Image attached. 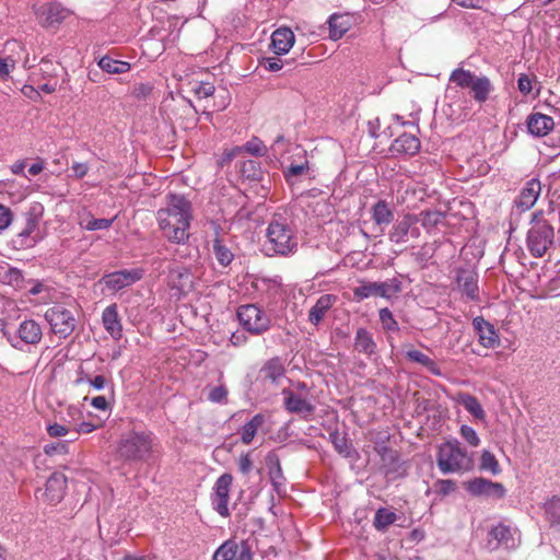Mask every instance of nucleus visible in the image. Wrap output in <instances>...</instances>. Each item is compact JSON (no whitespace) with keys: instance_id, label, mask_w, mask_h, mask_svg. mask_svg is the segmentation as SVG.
Listing matches in <instances>:
<instances>
[{"instance_id":"obj_1","label":"nucleus","mask_w":560,"mask_h":560,"mask_svg":"<svg viewBox=\"0 0 560 560\" xmlns=\"http://www.w3.org/2000/svg\"><path fill=\"white\" fill-rule=\"evenodd\" d=\"M166 199V208L160 209L156 214L159 226L170 242L185 244L189 240L191 202L178 194H168Z\"/></svg>"},{"instance_id":"obj_2","label":"nucleus","mask_w":560,"mask_h":560,"mask_svg":"<svg viewBox=\"0 0 560 560\" xmlns=\"http://www.w3.org/2000/svg\"><path fill=\"white\" fill-rule=\"evenodd\" d=\"M267 249L271 255L288 256L298 248V241L288 218L283 214L275 213L268 224Z\"/></svg>"},{"instance_id":"obj_3","label":"nucleus","mask_w":560,"mask_h":560,"mask_svg":"<svg viewBox=\"0 0 560 560\" xmlns=\"http://www.w3.org/2000/svg\"><path fill=\"white\" fill-rule=\"evenodd\" d=\"M436 465L444 475L463 474L474 468V459L456 439L438 446Z\"/></svg>"},{"instance_id":"obj_4","label":"nucleus","mask_w":560,"mask_h":560,"mask_svg":"<svg viewBox=\"0 0 560 560\" xmlns=\"http://www.w3.org/2000/svg\"><path fill=\"white\" fill-rule=\"evenodd\" d=\"M153 448V434L147 431H131L121 436L117 456L126 462H145Z\"/></svg>"},{"instance_id":"obj_5","label":"nucleus","mask_w":560,"mask_h":560,"mask_svg":"<svg viewBox=\"0 0 560 560\" xmlns=\"http://www.w3.org/2000/svg\"><path fill=\"white\" fill-rule=\"evenodd\" d=\"M448 82L460 89H469L475 102L482 104L489 98L494 86L486 75H476L470 70L462 67L454 69L448 78Z\"/></svg>"},{"instance_id":"obj_6","label":"nucleus","mask_w":560,"mask_h":560,"mask_svg":"<svg viewBox=\"0 0 560 560\" xmlns=\"http://www.w3.org/2000/svg\"><path fill=\"white\" fill-rule=\"evenodd\" d=\"M236 316L243 329L253 336H261L271 327L270 316L256 304L238 306Z\"/></svg>"},{"instance_id":"obj_7","label":"nucleus","mask_w":560,"mask_h":560,"mask_svg":"<svg viewBox=\"0 0 560 560\" xmlns=\"http://www.w3.org/2000/svg\"><path fill=\"white\" fill-rule=\"evenodd\" d=\"M555 240V229L546 220L537 221L527 232L526 245L535 258L542 257Z\"/></svg>"},{"instance_id":"obj_8","label":"nucleus","mask_w":560,"mask_h":560,"mask_svg":"<svg viewBox=\"0 0 560 560\" xmlns=\"http://www.w3.org/2000/svg\"><path fill=\"white\" fill-rule=\"evenodd\" d=\"M45 319L50 326V330L60 339L68 338L77 327V318L73 313L62 304H55L46 310Z\"/></svg>"},{"instance_id":"obj_9","label":"nucleus","mask_w":560,"mask_h":560,"mask_svg":"<svg viewBox=\"0 0 560 560\" xmlns=\"http://www.w3.org/2000/svg\"><path fill=\"white\" fill-rule=\"evenodd\" d=\"M3 337L9 343L18 350H22V343L28 346H37L43 339V330L40 325L34 319H25L20 323L16 335L3 330Z\"/></svg>"},{"instance_id":"obj_10","label":"nucleus","mask_w":560,"mask_h":560,"mask_svg":"<svg viewBox=\"0 0 560 560\" xmlns=\"http://www.w3.org/2000/svg\"><path fill=\"white\" fill-rule=\"evenodd\" d=\"M374 450L381 457L382 469L388 479L395 480L407 476L406 464L396 450L385 443L376 444Z\"/></svg>"},{"instance_id":"obj_11","label":"nucleus","mask_w":560,"mask_h":560,"mask_svg":"<svg viewBox=\"0 0 560 560\" xmlns=\"http://www.w3.org/2000/svg\"><path fill=\"white\" fill-rule=\"evenodd\" d=\"M421 235L416 213L407 212L399 217L388 232V240L394 244H405L409 237L418 238Z\"/></svg>"},{"instance_id":"obj_12","label":"nucleus","mask_w":560,"mask_h":560,"mask_svg":"<svg viewBox=\"0 0 560 560\" xmlns=\"http://www.w3.org/2000/svg\"><path fill=\"white\" fill-rule=\"evenodd\" d=\"M401 291V282L397 278L384 282H362L353 289V295L358 301L365 300L372 295L390 299Z\"/></svg>"},{"instance_id":"obj_13","label":"nucleus","mask_w":560,"mask_h":560,"mask_svg":"<svg viewBox=\"0 0 560 560\" xmlns=\"http://www.w3.org/2000/svg\"><path fill=\"white\" fill-rule=\"evenodd\" d=\"M24 215V226L12 240L14 247L18 249L34 247L39 241V236L35 232L38 230L40 213L37 212L36 207H33Z\"/></svg>"},{"instance_id":"obj_14","label":"nucleus","mask_w":560,"mask_h":560,"mask_svg":"<svg viewBox=\"0 0 560 560\" xmlns=\"http://www.w3.org/2000/svg\"><path fill=\"white\" fill-rule=\"evenodd\" d=\"M466 491L474 497L502 499L506 490L501 482H494L483 477H476L464 483Z\"/></svg>"},{"instance_id":"obj_15","label":"nucleus","mask_w":560,"mask_h":560,"mask_svg":"<svg viewBox=\"0 0 560 560\" xmlns=\"http://www.w3.org/2000/svg\"><path fill=\"white\" fill-rule=\"evenodd\" d=\"M233 481V476L231 474L221 475L213 487L214 493L212 495V506L213 510L221 516L228 517L230 515V511L228 508L229 503V493L230 487Z\"/></svg>"},{"instance_id":"obj_16","label":"nucleus","mask_w":560,"mask_h":560,"mask_svg":"<svg viewBox=\"0 0 560 560\" xmlns=\"http://www.w3.org/2000/svg\"><path fill=\"white\" fill-rule=\"evenodd\" d=\"M142 276L141 269H124L104 275L100 282L104 283L108 290L117 292L139 281Z\"/></svg>"},{"instance_id":"obj_17","label":"nucleus","mask_w":560,"mask_h":560,"mask_svg":"<svg viewBox=\"0 0 560 560\" xmlns=\"http://www.w3.org/2000/svg\"><path fill=\"white\" fill-rule=\"evenodd\" d=\"M281 395L283 396V408L289 413L307 419L315 411V406L310 400L289 388H283Z\"/></svg>"},{"instance_id":"obj_18","label":"nucleus","mask_w":560,"mask_h":560,"mask_svg":"<svg viewBox=\"0 0 560 560\" xmlns=\"http://www.w3.org/2000/svg\"><path fill=\"white\" fill-rule=\"evenodd\" d=\"M456 287L469 301H479L478 275L474 270L457 269Z\"/></svg>"},{"instance_id":"obj_19","label":"nucleus","mask_w":560,"mask_h":560,"mask_svg":"<svg viewBox=\"0 0 560 560\" xmlns=\"http://www.w3.org/2000/svg\"><path fill=\"white\" fill-rule=\"evenodd\" d=\"M70 14V11L58 2H50L43 4L37 11L36 15L42 24L46 27L60 24Z\"/></svg>"},{"instance_id":"obj_20","label":"nucleus","mask_w":560,"mask_h":560,"mask_svg":"<svg viewBox=\"0 0 560 560\" xmlns=\"http://www.w3.org/2000/svg\"><path fill=\"white\" fill-rule=\"evenodd\" d=\"M472 327L482 347L492 349L500 345V338L494 326L482 316H477L472 319Z\"/></svg>"},{"instance_id":"obj_21","label":"nucleus","mask_w":560,"mask_h":560,"mask_svg":"<svg viewBox=\"0 0 560 560\" xmlns=\"http://www.w3.org/2000/svg\"><path fill=\"white\" fill-rule=\"evenodd\" d=\"M67 478L61 472H54L47 479L43 495L50 504L59 503L66 493Z\"/></svg>"},{"instance_id":"obj_22","label":"nucleus","mask_w":560,"mask_h":560,"mask_svg":"<svg viewBox=\"0 0 560 560\" xmlns=\"http://www.w3.org/2000/svg\"><path fill=\"white\" fill-rule=\"evenodd\" d=\"M541 186L537 178L526 182L515 200V206L522 211L529 210L537 201L540 195Z\"/></svg>"},{"instance_id":"obj_23","label":"nucleus","mask_w":560,"mask_h":560,"mask_svg":"<svg viewBox=\"0 0 560 560\" xmlns=\"http://www.w3.org/2000/svg\"><path fill=\"white\" fill-rule=\"evenodd\" d=\"M421 148V142L416 135L404 132L398 136L389 147V151L396 154L416 155Z\"/></svg>"},{"instance_id":"obj_24","label":"nucleus","mask_w":560,"mask_h":560,"mask_svg":"<svg viewBox=\"0 0 560 560\" xmlns=\"http://www.w3.org/2000/svg\"><path fill=\"white\" fill-rule=\"evenodd\" d=\"M526 126L532 136L540 138L547 136L553 129L555 121L548 115L533 113L527 117Z\"/></svg>"},{"instance_id":"obj_25","label":"nucleus","mask_w":560,"mask_h":560,"mask_svg":"<svg viewBox=\"0 0 560 560\" xmlns=\"http://www.w3.org/2000/svg\"><path fill=\"white\" fill-rule=\"evenodd\" d=\"M102 322L105 330L112 336V338L119 340L122 337V326L116 303L105 307L102 314Z\"/></svg>"},{"instance_id":"obj_26","label":"nucleus","mask_w":560,"mask_h":560,"mask_svg":"<svg viewBox=\"0 0 560 560\" xmlns=\"http://www.w3.org/2000/svg\"><path fill=\"white\" fill-rule=\"evenodd\" d=\"M337 300L338 296L335 294L320 295L308 311V322L314 326H318Z\"/></svg>"},{"instance_id":"obj_27","label":"nucleus","mask_w":560,"mask_h":560,"mask_svg":"<svg viewBox=\"0 0 560 560\" xmlns=\"http://www.w3.org/2000/svg\"><path fill=\"white\" fill-rule=\"evenodd\" d=\"M266 465L268 468V475L271 485L277 493L281 492V488L284 483V475L281 468L280 457L275 451H270L266 455Z\"/></svg>"},{"instance_id":"obj_28","label":"nucleus","mask_w":560,"mask_h":560,"mask_svg":"<svg viewBox=\"0 0 560 560\" xmlns=\"http://www.w3.org/2000/svg\"><path fill=\"white\" fill-rule=\"evenodd\" d=\"M515 534L516 529H512L509 525L503 523L493 526L489 532V536L497 540L494 548L499 546H504L508 549L515 548L517 546Z\"/></svg>"},{"instance_id":"obj_29","label":"nucleus","mask_w":560,"mask_h":560,"mask_svg":"<svg viewBox=\"0 0 560 560\" xmlns=\"http://www.w3.org/2000/svg\"><path fill=\"white\" fill-rule=\"evenodd\" d=\"M295 40L293 32L289 27H280L271 35V47L276 55L287 54Z\"/></svg>"},{"instance_id":"obj_30","label":"nucleus","mask_w":560,"mask_h":560,"mask_svg":"<svg viewBox=\"0 0 560 560\" xmlns=\"http://www.w3.org/2000/svg\"><path fill=\"white\" fill-rule=\"evenodd\" d=\"M285 368L283 360L280 357H272L267 360L259 370L260 376L265 381H269L272 384L278 383V381L284 376Z\"/></svg>"},{"instance_id":"obj_31","label":"nucleus","mask_w":560,"mask_h":560,"mask_svg":"<svg viewBox=\"0 0 560 560\" xmlns=\"http://www.w3.org/2000/svg\"><path fill=\"white\" fill-rule=\"evenodd\" d=\"M329 38L340 39L351 28V18L348 14L334 13L328 21Z\"/></svg>"},{"instance_id":"obj_32","label":"nucleus","mask_w":560,"mask_h":560,"mask_svg":"<svg viewBox=\"0 0 560 560\" xmlns=\"http://www.w3.org/2000/svg\"><path fill=\"white\" fill-rule=\"evenodd\" d=\"M373 222L378 226H387L394 223V210L386 200L376 201L371 208Z\"/></svg>"},{"instance_id":"obj_33","label":"nucleus","mask_w":560,"mask_h":560,"mask_svg":"<svg viewBox=\"0 0 560 560\" xmlns=\"http://www.w3.org/2000/svg\"><path fill=\"white\" fill-rule=\"evenodd\" d=\"M212 253L219 265L223 268L229 267L235 258L232 248L228 246L222 237H220L219 232H217V235L212 241Z\"/></svg>"},{"instance_id":"obj_34","label":"nucleus","mask_w":560,"mask_h":560,"mask_svg":"<svg viewBox=\"0 0 560 560\" xmlns=\"http://www.w3.org/2000/svg\"><path fill=\"white\" fill-rule=\"evenodd\" d=\"M354 348L368 357L376 354L377 351L372 334L364 327H360L355 331Z\"/></svg>"},{"instance_id":"obj_35","label":"nucleus","mask_w":560,"mask_h":560,"mask_svg":"<svg viewBox=\"0 0 560 560\" xmlns=\"http://www.w3.org/2000/svg\"><path fill=\"white\" fill-rule=\"evenodd\" d=\"M416 218L418 219V224L420 223L430 233L445 221L446 214L439 210H422L416 214Z\"/></svg>"},{"instance_id":"obj_36","label":"nucleus","mask_w":560,"mask_h":560,"mask_svg":"<svg viewBox=\"0 0 560 560\" xmlns=\"http://www.w3.org/2000/svg\"><path fill=\"white\" fill-rule=\"evenodd\" d=\"M81 383H89L96 390H102L108 387L109 397L112 401H114V385L104 375H96L95 377H91L81 369L80 376L75 380V384L79 385Z\"/></svg>"},{"instance_id":"obj_37","label":"nucleus","mask_w":560,"mask_h":560,"mask_svg":"<svg viewBox=\"0 0 560 560\" xmlns=\"http://www.w3.org/2000/svg\"><path fill=\"white\" fill-rule=\"evenodd\" d=\"M542 509L550 527L560 530V497L552 495L544 503Z\"/></svg>"},{"instance_id":"obj_38","label":"nucleus","mask_w":560,"mask_h":560,"mask_svg":"<svg viewBox=\"0 0 560 560\" xmlns=\"http://www.w3.org/2000/svg\"><path fill=\"white\" fill-rule=\"evenodd\" d=\"M265 423V416L261 413L255 415L248 422H246L241 430V441L243 444H250L254 440L257 430Z\"/></svg>"},{"instance_id":"obj_39","label":"nucleus","mask_w":560,"mask_h":560,"mask_svg":"<svg viewBox=\"0 0 560 560\" xmlns=\"http://www.w3.org/2000/svg\"><path fill=\"white\" fill-rule=\"evenodd\" d=\"M168 278L174 288L184 290L192 284V275L186 267H176L170 270Z\"/></svg>"},{"instance_id":"obj_40","label":"nucleus","mask_w":560,"mask_h":560,"mask_svg":"<svg viewBox=\"0 0 560 560\" xmlns=\"http://www.w3.org/2000/svg\"><path fill=\"white\" fill-rule=\"evenodd\" d=\"M98 67L107 72V73H110V74H121V73H126L130 70L131 66L129 62L127 61H121V60H117V59H114L109 56H103L100 60H98Z\"/></svg>"},{"instance_id":"obj_41","label":"nucleus","mask_w":560,"mask_h":560,"mask_svg":"<svg viewBox=\"0 0 560 560\" xmlns=\"http://www.w3.org/2000/svg\"><path fill=\"white\" fill-rule=\"evenodd\" d=\"M406 359L411 362L421 364L433 375H438V376L441 375V370H440V366L438 365V363L419 350L407 351Z\"/></svg>"},{"instance_id":"obj_42","label":"nucleus","mask_w":560,"mask_h":560,"mask_svg":"<svg viewBox=\"0 0 560 560\" xmlns=\"http://www.w3.org/2000/svg\"><path fill=\"white\" fill-rule=\"evenodd\" d=\"M329 440L332 443L335 450L346 458L352 457L354 448L348 441L346 434H341L337 429L330 432Z\"/></svg>"},{"instance_id":"obj_43","label":"nucleus","mask_w":560,"mask_h":560,"mask_svg":"<svg viewBox=\"0 0 560 560\" xmlns=\"http://www.w3.org/2000/svg\"><path fill=\"white\" fill-rule=\"evenodd\" d=\"M3 283L14 288L15 290H24L27 287L23 271L16 267H9L2 276Z\"/></svg>"},{"instance_id":"obj_44","label":"nucleus","mask_w":560,"mask_h":560,"mask_svg":"<svg viewBox=\"0 0 560 560\" xmlns=\"http://www.w3.org/2000/svg\"><path fill=\"white\" fill-rule=\"evenodd\" d=\"M397 514L387 508H380L374 515L373 525L378 532H386L397 521Z\"/></svg>"},{"instance_id":"obj_45","label":"nucleus","mask_w":560,"mask_h":560,"mask_svg":"<svg viewBox=\"0 0 560 560\" xmlns=\"http://www.w3.org/2000/svg\"><path fill=\"white\" fill-rule=\"evenodd\" d=\"M238 545L233 539H228L221 544L212 556V560H233L238 552Z\"/></svg>"},{"instance_id":"obj_46","label":"nucleus","mask_w":560,"mask_h":560,"mask_svg":"<svg viewBox=\"0 0 560 560\" xmlns=\"http://www.w3.org/2000/svg\"><path fill=\"white\" fill-rule=\"evenodd\" d=\"M241 174L243 177L253 182L261 180L264 175L260 163L252 159L246 160L242 163Z\"/></svg>"},{"instance_id":"obj_47","label":"nucleus","mask_w":560,"mask_h":560,"mask_svg":"<svg viewBox=\"0 0 560 560\" xmlns=\"http://www.w3.org/2000/svg\"><path fill=\"white\" fill-rule=\"evenodd\" d=\"M460 402L464 406V408L476 419L483 420L486 418V412L481 404L475 396L470 394H464L460 397Z\"/></svg>"},{"instance_id":"obj_48","label":"nucleus","mask_w":560,"mask_h":560,"mask_svg":"<svg viewBox=\"0 0 560 560\" xmlns=\"http://www.w3.org/2000/svg\"><path fill=\"white\" fill-rule=\"evenodd\" d=\"M480 469L490 471L493 476L501 472L499 462L495 456L488 450H483L480 457Z\"/></svg>"},{"instance_id":"obj_49","label":"nucleus","mask_w":560,"mask_h":560,"mask_svg":"<svg viewBox=\"0 0 560 560\" xmlns=\"http://www.w3.org/2000/svg\"><path fill=\"white\" fill-rule=\"evenodd\" d=\"M380 322L382 324V327L386 331H398L399 325L397 320L394 318L393 313L387 308H381L378 312Z\"/></svg>"},{"instance_id":"obj_50","label":"nucleus","mask_w":560,"mask_h":560,"mask_svg":"<svg viewBox=\"0 0 560 560\" xmlns=\"http://www.w3.org/2000/svg\"><path fill=\"white\" fill-rule=\"evenodd\" d=\"M241 148L242 151L248 152L254 156H264L267 151L264 142L256 137L252 138Z\"/></svg>"},{"instance_id":"obj_51","label":"nucleus","mask_w":560,"mask_h":560,"mask_svg":"<svg viewBox=\"0 0 560 560\" xmlns=\"http://www.w3.org/2000/svg\"><path fill=\"white\" fill-rule=\"evenodd\" d=\"M191 91L198 98H207L215 92V86L211 82L197 81L192 84Z\"/></svg>"},{"instance_id":"obj_52","label":"nucleus","mask_w":560,"mask_h":560,"mask_svg":"<svg viewBox=\"0 0 560 560\" xmlns=\"http://www.w3.org/2000/svg\"><path fill=\"white\" fill-rule=\"evenodd\" d=\"M228 388L224 385L212 387L208 394V399L215 404L228 402Z\"/></svg>"},{"instance_id":"obj_53","label":"nucleus","mask_w":560,"mask_h":560,"mask_svg":"<svg viewBox=\"0 0 560 560\" xmlns=\"http://www.w3.org/2000/svg\"><path fill=\"white\" fill-rule=\"evenodd\" d=\"M460 435L462 438L471 446L477 447L480 444V439L476 432V430L467 424H463L460 427Z\"/></svg>"},{"instance_id":"obj_54","label":"nucleus","mask_w":560,"mask_h":560,"mask_svg":"<svg viewBox=\"0 0 560 560\" xmlns=\"http://www.w3.org/2000/svg\"><path fill=\"white\" fill-rule=\"evenodd\" d=\"M259 63L266 70L271 71V72H277V71L283 69L282 58L278 57V56L264 57Z\"/></svg>"},{"instance_id":"obj_55","label":"nucleus","mask_w":560,"mask_h":560,"mask_svg":"<svg viewBox=\"0 0 560 560\" xmlns=\"http://www.w3.org/2000/svg\"><path fill=\"white\" fill-rule=\"evenodd\" d=\"M114 220H115L114 218L113 219H105V218L94 219V218H92L91 220L88 221L85 229L88 231L107 230L112 226Z\"/></svg>"},{"instance_id":"obj_56","label":"nucleus","mask_w":560,"mask_h":560,"mask_svg":"<svg viewBox=\"0 0 560 560\" xmlns=\"http://www.w3.org/2000/svg\"><path fill=\"white\" fill-rule=\"evenodd\" d=\"M152 90L150 83H137L132 88L131 95L137 100H145L151 95Z\"/></svg>"},{"instance_id":"obj_57","label":"nucleus","mask_w":560,"mask_h":560,"mask_svg":"<svg viewBox=\"0 0 560 560\" xmlns=\"http://www.w3.org/2000/svg\"><path fill=\"white\" fill-rule=\"evenodd\" d=\"M434 487L439 494L447 495L455 491L456 483L452 479H439L435 481Z\"/></svg>"},{"instance_id":"obj_58","label":"nucleus","mask_w":560,"mask_h":560,"mask_svg":"<svg viewBox=\"0 0 560 560\" xmlns=\"http://www.w3.org/2000/svg\"><path fill=\"white\" fill-rule=\"evenodd\" d=\"M308 161H305L302 164H291L290 166L287 167V170H284L283 174L284 177L289 179L291 177L304 174L306 171H308Z\"/></svg>"},{"instance_id":"obj_59","label":"nucleus","mask_w":560,"mask_h":560,"mask_svg":"<svg viewBox=\"0 0 560 560\" xmlns=\"http://www.w3.org/2000/svg\"><path fill=\"white\" fill-rule=\"evenodd\" d=\"M44 452H45V454H47L49 456L67 454L68 453V444L66 442L49 443L44 446Z\"/></svg>"},{"instance_id":"obj_60","label":"nucleus","mask_w":560,"mask_h":560,"mask_svg":"<svg viewBox=\"0 0 560 560\" xmlns=\"http://www.w3.org/2000/svg\"><path fill=\"white\" fill-rule=\"evenodd\" d=\"M517 89L523 95L530 94L533 91V79L526 73H521L517 79Z\"/></svg>"},{"instance_id":"obj_61","label":"nucleus","mask_w":560,"mask_h":560,"mask_svg":"<svg viewBox=\"0 0 560 560\" xmlns=\"http://www.w3.org/2000/svg\"><path fill=\"white\" fill-rule=\"evenodd\" d=\"M110 400H112L110 397H108L106 395H101V396L91 398L90 404L92 407H94L97 410L106 411V410H110V408H112Z\"/></svg>"},{"instance_id":"obj_62","label":"nucleus","mask_w":560,"mask_h":560,"mask_svg":"<svg viewBox=\"0 0 560 560\" xmlns=\"http://www.w3.org/2000/svg\"><path fill=\"white\" fill-rule=\"evenodd\" d=\"M12 211L0 203V231L5 230L12 222Z\"/></svg>"},{"instance_id":"obj_63","label":"nucleus","mask_w":560,"mask_h":560,"mask_svg":"<svg viewBox=\"0 0 560 560\" xmlns=\"http://www.w3.org/2000/svg\"><path fill=\"white\" fill-rule=\"evenodd\" d=\"M238 469L243 475H247L253 469V460L249 453L240 456Z\"/></svg>"},{"instance_id":"obj_64","label":"nucleus","mask_w":560,"mask_h":560,"mask_svg":"<svg viewBox=\"0 0 560 560\" xmlns=\"http://www.w3.org/2000/svg\"><path fill=\"white\" fill-rule=\"evenodd\" d=\"M238 547L237 560H254V555L247 540H242Z\"/></svg>"}]
</instances>
